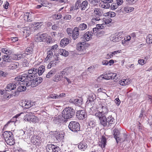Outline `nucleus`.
<instances>
[{
    "instance_id": "nucleus-1",
    "label": "nucleus",
    "mask_w": 152,
    "mask_h": 152,
    "mask_svg": "<svg viewBox=\"0 0 152 152\" xmlns=\"http://www.w3.org/2000/svg\"><path fill=\"white\" fill-rule=\"evenodd\" d=\"M75 114L74 109L71 107H66L62 112L61 115H58L56 118L60 123H66L68 119L74 117Z\"/></svg>"
},
{
    "instance_id": "nucleus-2",
    "label": "nucleus",
    "mask_w": 152,
    "mask_h": 152,
    "mask_svg": "<svg viewBox=\"0 0 152 152\" xmlns=\"http://www.w3.org/2000/svg\"><path fill=\"white\" fill-rule=\"evenodd\" d=\"M34 70L33 68L28 70V74H23L22 75H19L15 77L14 80L16 81L21 82L25 80L31 81L37 76L36 71H34Z\"/></svg>"
},
{
    "instance_id": "nucleus-3",
    "label": "nucleus",
    "mask_w": 152,
    "mask_h": 152,
    "mask_svg": "<svg viewBox=\"0 0 152 152\" xmlns=\"http://www.w3.org/2000/svg\"><path fill=\"white\" fill-rule=\"evenodd\" d=\"M95 115L98 118L100 121V124L104 127L109 126L110 124L114 123V119L111 116L106 118L105 115L100 113H96Z\"/></svg>"
},
{
    "instance_id": "nucleus-4",
    "label": "nucleus",
    "mask_w": 152,
    "mask_h": 152,
    "mask_svg": "<svg viewBox=\"0 0 152 152\" xmlns=\"http://www.w3.org/2000/svg\"><path fill=\"white\" fill-rule=\"evenodd\" d=\"M103 12L100 8H97L94 9L93 15L92 20L99 21L100 20V17L102 16Z\"/></svg>"
},
{
    "instance_id": "nucleus-5",
    "label": "nucleus",
    "mask_w": 152,
    "mask_h": 152,
    "mask_svg": "<svg viewBox=\"0 0 152 152\" xmlns=\"http://www.w3.org/2000/svg\"><path fill=\"white\" fill-rule=\"evenodd\" d=\"M68 127L69 129L72 132H75L80 130V125L77 122L72 121L69 124Z\"/></svg>"
},
{
    "instance_id": "nucleus-6",
    "label": "nucleus",
    "mask_w": 152,
    "mask_h": 152,
    "mask_svg": "<svg viewBox=\"0 0 152 152\" xmlns=\"http://www.w3.org/2000/svg\"><path fill=\"white\" fill-rule=\"evenodd\" d=\"M47 34H42L39 32L35 36V39L37 42H45L47 40Z\"/></svg>"
},
{
    "instance_id": "nucleus-7",
    "label": "nucleus",
    "mask_w": 152,
    "mask_h": 152,
    "mask_svg": "<svg viewBox=\"0 0 152 152\" xmlns=\"http://www.w3.org/2000/svg\"><path fill=\"white\" fill-rule=\"evenodd\" d=\"M98 109L99 110V112L97 113H100L104 115L106 114L108 111L107 106L104 104H99Z\"/></svg>"
},
{
    "instance_id": "nucleus-8",
    "label": "nucleus",
    "mask_w": 152,
    "mask_h": 152,
    "mask_svg": "<svg viewBox=\"0 0 152 152\" xmlns=\"http://www.w3.org/2000/svg\"><path fill=\"white\" fill-rule=\"evenodd\" d=\"M14 83H12L7 85V87L5 88V90L7 91H10L12 90L15 89L16 87V84L18 82V84L19 83V81L15 80Z\"/></svg>"
},
{
    "instance_id": "nucleus-9",
    "label": "nucleus",
    "mask_w": 152,
    "mask_h": 152,
    "mask_svg": "<svg viewBox=\"0 0 152 152\" xmlns=\"http://www.w3.org/2000/svg\"><path fill=\"white\" fill-rule=\"evenodd\" d=\"M86 115V113L84 110H79L76 112V116L79 119H83L85 118Z\"/></svg>"
},
{
    "instance_id": "nucleus-10",
    "label": "nucleus",
    "mask_w": 152,
    "mask_h": 152,
    "mask_svg": "<svg viewBox=\"0 0 152 152\" xmlns=\"http://www.w3.org/2000/svg\"><path fill=\"white\" fill-rule=\"evenodd\" d=\"M93 33L87 31L84 35L83 37L81 38V41L83 39L85 42L88 41L91 38H92Z\"/></svg>"
},
{
    "instance_id": "nucleus-11",
    "label": "nucleus",
    "mask_w": 152,
    "mask_h": 152,
    "mask_svg": "<svg viewBox=\"0 0 152 152\" xmlns=\"http://www.w3.org/2000/svg\"><path fill=\"white\" fill-rule=\"evenodd\" d=\"M103 3L101 5L102 8L108 9L110 7V3L113 2V0H102Z\"/></svg>"
},
{
    "instance_id": "nucleus-12",
    "label": "nucleus",
    "mask_w": 152,
    "mask_h": 152,
    "mask_svg": "<svg viewBox=\"0 0 152 152\" xmlns=\"http://www.w3.org/2000/svg\"><path fill=\"white\" fill-rule=\"evenodd\" d=\"M37 118L35 115L29 114L25 115L24 118L25 121L32 122L35 121V119Z\"/></svg>"
},
{
    "instance_id": "nucleus-13",
    "label": "nucleus",
    "mask_w": 152,
    "mask_h": 152,
    "mask_svg": "<svg viewBox=\"0 0 152 152\" xmlns=\"http://www.w3.org/2000/svg\"><path fill=\"white\" fill-rule=\"evenodd\" d=\"M41 138L37 135H33L31 138V141L34 145H38Z\"/></svg>"
},
{
    "instance_id": "nucleus-14",
    "label": "nucleus",
    "mask_w": 152,
    "mask_h": 152,
    "mask_svg": "<svg viewBox=\"0 0 152 152\" xmlns=\"http://www.w3.org/2000/svg\"><path fill=\"white\" fill-rule=\"evenodd\" d=\"M86 43L81 42L77 45V50L79 51H84L85 50Z\"/></svg>"
},
{
    "instance_id": "nucleus-15",
    "label": "nucleus",
    "mask_w": 152,
    "mask_h": 152,
    "mask_svg": "<svg viewBox=\"0 0 152 152\" xmlns=\"http://www.w3.org/2000/svg\"><path fill=\"white\" fill-rule=\"evenodd\" d=\"M79 31L78 28L76 27L73 29V34L71 36L74 40H75L78 37L79 35Z\"/></svg>"
},
{
    "instance_id": "nucleus-16",
    "label": "nucleus",
    "mask_w": 152,
    "mask_h": 152,
    "mask_svg": "<svg viewBox=\"0 0 152 152\" xmlns=\"http://www.w3.org/2000/svg\"><path fill=\"white\" fill-rule=\"evenodd\" d=\"M34 69V71H37V73L39 75H40L42 74L43 72H44L45 70V67L44 66L42 65L38 69L33 68Z\"/></svg>"
},
{
    "instance_id": "nucleus-17",
    "label": "nucleus",
    "mask_w": 152,
    "mask_h": 152,
    "mask_svg": "<svg viewBox=\"0 0 152 152\" xmlns=\"http://www.w3.org/2000/svg\"><path fill=\"white\" fill-rule=\"evenodd\" d=\"M54 136L56 139L58 141L63 139L64 137L62 133L57 131L55 132Z\"/></svg>"
},
{
    "instance_id": "nucleus-18",
    "label": "nucleus",
    "mask_w": 152,
    "mask_h": 152,
    "mask_svg": "<svg viewBox=\"0 0 152 152\" xmlns=\"http://www.w3.org/2000/svg\"><path fill=\"white\" fill-rule=\"evenodd\" d=\"M3 135L5 140L8 139L12 138V137L13 136L12 132L8 131L4 132L3 134Z\"/></svg>"
},
{
    "instance_id": "nucleus-19",
    "label": "nucleus",
    "mask_w": 152,
    "mask_h": 152,
    "mask_svg": "<svg viewBox=\"0 0 152 152\" xmlns=\"http://www.w3.org/2000/svg\"><path fill=\"white\" fill-rule=\"evenodd\" d=\"M87 144L84 141H82L80 142L78 145V147L79 149L82 150L84 151L87 148Z\"/></svg>"
},
{
    "instance_id": "nucleus-20",
    "label": "nucleus",
    "mask_w": 152,
    "mask_h": 152,
    "mask_svg": "<svg viewBox=\"0 0 152 152\" xmlns=\"http://www.w3.org/2000/svg\"><path fill=\"white\" fill-rule=\"evenodd\" d=\"M69 39L67 38H64L60 41V44L61 46L64 47L69 42Z\"/></svg>"
},
{
    "instance_id": "nucleus-21",
    "label": "nucleus",
    "mask_w": 152,
    "mask_h": 152,
    "mask_svg": "<svg viewBox=\"0 0 152 152\" xmlns=\"http://www.w3.org/2000/svg\"><path fill=\"white\" fill-rule=\"evenodd\" d=\"M88 3L87 1H84L81 3L80 8L82 10H86L88 6Z\"/></svg>"
},
{
    "instance_id": "nucleus-22",
    "label": "nucleus",
    "mask_w": 152,
    "mask_h": 152,
    "mask_svg": "<svg viewBox=\"0 0 152 152\" xmlns=\"http://www.w3.org/2000/svg\"><path fill=\"white\" fill-rule=\"evenodd\" d=\"M2 58L4 61L9 62L12 61L11 56L10 54H5L3 56Z\"/></svg>"
},
{
    "instance_id": "nucleus-23",
    "label": "nucleus",
    "mask_w": 152,
    "mask_h": 152,
    "mask_svg": "<svg viewBox=\"0 0 152 152\" xmlns=\"http://www.w3.org/2000/svg\"><path fill=\"white\" fill-rule=\"evenodd\" d=\"M122 39V37L118 36V35L112 36L110 37V40L113 42H118L121 40Z\"/></svg>"
},
{
    "instance_id": "nucleus-24",
    "label": "nucleus",
    "mask_w": 152,
    "mask_h": 152,
    "mask_svg": "<svg viewBox=\"0 0 152 152\" xmlns=\"http://www.w3.org/2000/svg\"><path fill=\"white\" fill-rule=\"evenodd\" d=\"M33 48L31 47H28L25 50V53L23 54H25V56L26 55H30L33 53Z\"/></svg>"
},
{
    "instance_id": "nucleus-25",
    "label": "nucleus",
    "mask_w": 152,
    "mask_h": 152,
    "mask_svg": "<svg viewBox=\"0 0 152 152\" xmlns=\"http://www.w3.org/2000/svg\"><path fill=\"white\" fill-rule=\"evenodd\" d=\"M42 23H39V22H34V24L32 25H31V27H29V29H31L32 30V28H34V30H36L40 27L41 25L40 24H42Z\"/></svg>"
},
{
    "instance_id": "nucleus-26",
    "label": "nucleus",
    "mask_w": 152,
    "mask_h": 152,
    "mask_svg": "<svg viewBox=\"0 0 152 152\" xmlns=\"http://www.w3.org/2000/svg\"><path fill=\"white\" fill-rule=\"evenodd\" d=\"M106 139L105 137L102 136V140L99 144V145L102 148H104L106 145Z\"/></svg>"
},
{
    "instance_id": "nucleus-27",
    "label": "nucleus",
    "mask_w": 152,
    "mask_h": 152,
    "mask_svg": "<svg viewBox=\"0 0 152 152\" xmlns=\"http://www.w3.org/2000/svg\"><path fill=\"white\" fill-rule=\"evenodd\" d=\"M24 19L27 21H31V14L29 12H27L24 14Z\"/></svg>"
},
{
    "instance_id": "nucleus-28",
    "label": "nucleus",
    "mask_w": 152,
    "mask_h": 152,
    "mask_svg": "<svg viewBox=\"0 0 152 152\" xmlns=\"http://www.w3.org/2000/svg\"><path fill=\"white\" fill-rule=\"evenodd\" d=\"M56 148L55 145L53 144H48L47 145L46 149L47 151L48 152H53V148Z\"/></svg>"
},
{
    "instance_id": "nucleus-29",
    "label": "nucleus",
    "mask_w": 152,
    "mask_h": 152,
    "mask_svg": "<svg viewBox=\"0 0 152 152\" xmlns=\"http://www.w3.org/2000/svg\"><path fill=\"white\" fill-rule=\"evenodd\" d=\"M58 53L60 55L65 57L67 56L69 54V53L68 51L62 49L60 50Z\"/></svg>"
},
{
    "instance_id": "nucleus-30",
    "label": "nucleus",
    "mask_w": 152,
    "mask_h": 152,
    "mask_svg": "<svg viewBox=\"0 0 152 152\" xmlns=\"http://www.w3.org/2000/svg\"><path fill=\"white\" fill-rule=\"evenodd\" d=\"M56 72V71L55 69H52L46 75V77L47 78H49L52 77L55 74Z\"/></svg>"
},
{
    "instance_id": "nucleus-31",
    "label": "nucleus",
    "mask_w": 152,
    "mask_h": 152,
    "mask_svg": "<svg viewBox=\"0 0 152 152\" xmlns=\"http://www.w3.org/2000/svg\"><path fill=\"white\" fill-rule=\"evenodd\" d=\"M130 82L128 79H123L119 82L121 86H125L129 83Z\"/></svg>"
},
{
    "instance_id": "nucleus-32",
    "label": "nucleus",
    "mask_w": 152,
    "mask_h": 152,
    "mask_svg": "<svg viewBox=\"0 0 152 152\" xmlns=\"http://www.w3.org/2000/svg\"><path fill=\"white\" fill-rule=\"evenodd\" d=\"M19 63L16 62H12L10 65V66L11 69H15L17 68L19 66Z\"/></svg>"
},
{
    "instance_id": "nucleus-33",
    "label": "nucleus",
    "mask_w": 152,
    "mask_h": 152,
    "mask_svg": "<svg viewBox=\"0 0 152 152\" xmlns=\"http://www.w3.org/2000/svg\"><path fill=\"white\" fill-rule=\"evenodd\" d=\"M81 0H77L76 1L74 6V10H77L80 8Z\"/></svg>"
},
{
    "instance_id": "nucleus-34",
    "label": "nucleus",
    "mask_w": 152,
    "mask_h": 152,
    "mask_svg": "<svg viewBox=\"0 0 152 152\" xmlns=\"http://www.w3.org/2000/svg\"><path fill=\"white\" fill-rule=\"evenodd\" d=\"M87 28V25L84 23H82L80 24L78 28V30H84L86 29Z\"/></svg>"
},
{
    "instance_id": "nucleus-35",
    "label": "nucleus",
    "mask_w": 152,
    "mask_h": 152,
    "mask_svg": "<svg viewBox=\"0 0 152 152\" xmlns=\"http://www.w3.org/2000/svg\"><path fill=\"white\" fill-rule=\"evenodd\" d=\"M96 99L95 95L94 94H90L88 96V101L90 102H94V100Z\"/></svg>"
},
{
    "instance_id": "nucleus-36",
    "label": "nucleus",
    "mask_w": 152,
    "mask_h": 152,
    "mask_svg": "<svg viewBox=\"0 0 152 152\" xmlns=\"http://www.w3.org/2000/svg\"><path fill=\"white\" fill-rule=\"evenodd\" d=\"M86 105L87 107L90 108L91 110H92L94 105V102H89L88 100L86 102Z\"/></svg>"
},
{
    "instance_id": "nucleus-37",
    "label": "nucleus",
    "mask_w": 152,
    "mask_h": 152,
    "mask_svg": "<svg viewBox=\"0 0 152 152\" xmlns=\"http://www.w3.org/2000/svg\"><path fill=\"white\" fill-rule=\"evenodd\" d=\"M112 73H106L104 75V77H102L105 79L106 80H110L111 78V75ZM102 77V76H100L99 78Z\"/></svg>"
},
{
    "instance_id": "nucleus-38",
    "label": "nucleus",
    "mask_w": 152,
    "mask_h": 152,
    "mask_svg": "<svg viewBox=\"0 0 152 152\" xmlns=\"http://www.w3.org/2000/svg\"><path fill=\"white\" fill-rule=\"evenodd\" d=\"M124 11L127 13H129L133 11L134 10V8L133 7H126L124 8Z\"/></svg>"
},
{
    "instance_id": "nucleus-39",
    "label": "nucleus",
    "mask_w": 152,
    "mask_h": 152,
    "mask_svg": "<svg viewBox=\"0 0 152 152\" xmlns=\"http://www.w3.org/2000/svg\"><path fill=\"white\" fill-rule=\"evenodd\" d=\"M2 52L5 53L6 54H11L12 51L6 48H3L1 49Z\"/></svg>"
},
{
    "instance_id": "nucleus-40",
    "label": "nucleus",
    "mask_w": 152,
    "mask_h": 152,
    "mask_svg": "<svg viewBox=\"0 0 152 152\" xmlns=\"http://www.w3.org/2000/svg\"><path fill=\"white\" fill-rule=\"evenodd\" d=\"M146 41L147 43L151 44L152 43V35L151 34H149L147 37Z\"/></svg>"
},
{
    "instance_id": "nucleus-41",
    "label": "nucleus",
    "mask_w": 152,
    "mask_h": 152,
    "mask_svg": "<svg viewBox=\"0 0 152 152\" xmlns=\"http://www.w3.org/2000/svg\"><path fill=\"white\" fill-rule=\"evenodd\" d=\"M53 38L52 37L50 36H47V43L48 44H52V43L53 42V40H52Z\"/></svg>"
},
{
    "instance_id": "nucleus-42",
    "label": "nucleus",
    "mask_w": 152,
    "mask_h": 152,
    "mask_svg": "<svg viewBox=\"0 0 152 152\" xmlns=\"http://www.w3.org/2000/svg\"><path fill=\"white\" fill-rule=\"evenodd\" d=\"M25 105L24 107L25 108H28L30 107L32 105V104H31L30 101H25L24 102Z\"/></svg>"
},
{
    "instance_id": "nucleus-43",
    "label": "nucleus",
    "mask_w": 152,
    "mask_h": 152,
    "mask_svg": "<svg viewBox=\"0 0 152 152\" xmlns=\"http://www.w3.org/2000/svg\"><path fill=\"white\" fill-rule=\"evenodd\" d=\"M13 136L12 137V138H10L8 139L7 140H6V141L7 144H9L10 145H13L14 143L13 139Z\"/></svg>"
},
{
    "instance_id": "nucleus-44",
    "label": "nucleus",
    "mask_w": 152,
    "mask_h": 152,
    "mask_svg": "<svg viewBox=\"0 0 152 152\" xmlns=\"http://www.w3.org/2000/svg\"><path fill=\"white\" fill-rule=\"evenodd\" d=\"M61 77L62 76L59 75H55L53 79V80L55 82H58L61 80Z\"/></svg>"
},
{
    "instance_id": "nucleus-45",
    "label": "nucleus",
    "mask_w": 152,
    "mask_h": 152,
    "mask_svg": "<svg viewBox=\"0 0 152 152\" xmlns=\"http://www.w3.org/2000/svg\"><path fill=\"white\" fill-rule=\"evenodd\" d=\"M120 132L118 129H115L113 130V135L114 136V138H117L119 136Z\"/></svg>"
},
{
    "instance_id": "nucleus-46",
    "label": "nucleus",
    "mask_w": 152,
    "mask_h": 152,
    "mask_svg": "<svg viewBox=\"0 0 152 152\" xmlns=\"http://www.w3.org/2000/svg\"><path fill=\"white\" fill-rule=\"evenodd\" d=\"M34 80H35V82L37 83V86L39 85L42 81V78L41 77H39L36 79V77L34 78Z\"/></svg>"
},
{
    "instance_id": "nucleus-47",
    "label": "nucleus",
    "mask_w": 152,
    "mask_h": 152,
    "mask_svg": "<svg viewBox=\"0 0 152 152\" xmlns=\"http://www.w3.org/2000/svg\"><path fill=\"white\" fill-rule=\"evenodd\" d=\"M88 126L91 127L93 128L95 126L96 123L95 121H90L88 122Z\"/></svg>"
},
{
    "instance_id": "nucleus-48",
    "label": "nucleus",
    "mask_w": 152,
    "mask_h": 152,
    "mask_svg": "<svg viewBox=\"0 0 152 152\" xmlns=\"http://www.w3.org/2000/svg\"><path fill=\"white\" fill-rule=\"evenodd\" d=\"M26 89V87L23 86H20L17 89L18 91L19 92H21L24 91Z\"/></svg>"
},
{
    "instance_id": "nucleus-49",
    "label": "nucleus",
    "mask_w": 152,
    "mask_h": 152,
    "mask_svg": "<svg viewBox=\"0 0 152 152\" xmlns=\"http://www.w3.org/2000/svg\"><path fill=\"white\" fill-rule=\"evenodd\" d=\"M76 101V105L80 106L82 104V98L81 97H80L79 99H77Z\"/></svg>"
},
{
    "instance_id": "nucleus-50",
    "label": "nucleus",
    "mask_w": 152,
    "mask_h": 152,
    "mask_svg": "<svg viewBox=\"0 0 152 152\" xmlns=\"http://www.w3.org/2000/svg\"><path fill=\"white\" fill-rule=\"evenodd\" d=\"M16 56L17 60H19L25 57V54L23 53L22 54H16Z\"/></svg>"
},
{
    "instance_id": "nucleus-51",
    "label": "nucleus",
    "mask_w": 152,
    "mask_h": 152,
    "mask_svg": "<svg viewBox=\"0 0 152 152\" xmlns=\"http://www.w3.org/2000/svg\"><path fill=\"white\" fill-rule=\"evenodd\" d=\"M118 5L115 3H113L110 5L111 9L112 10H114L117 9L118 7Z\"/></svg>"
},
{
    "instance_id": "nucleus-52",
    "label": "nucleus",
    "mask_w": 152,
    "mask_h": 152,
    "mask_svg": "<svg viewBox=\"0 0 152 152\" xmlns=\"http://www.w3.org/2000/svg\"><path fill=\"white\" fill-rule=\"evenodd\" d=\"M107 14V16L111 18L114 17L116 15V13L114 12H109Z\"/></svg>"
},
{
    "instance_id": "nucleus-53",
    "label": "nucleus",
    "mask_w": 152,
    "mask_h": 152,
    "mask_svg": "<svg viewBox=\"0 0 152 152\" xmlns=\"http://www.w3.org/2000/svg\"><path fill=\"white\" fill-rule=\"evenodd\" d=\"M67 33L70 36H71L73 34V30L70 28H68L66 29Z\"/></svg>"
},
{
    "instance_id": "nucleus-54",
    "label": "nucleus",
    "mask_w": 152,
    "mask_h": 152,
    "mask_svg": "<svg viewBox=\"0 0 152 152\" xmlns=\"http://www.w3.org/2000/svg\"><path fill=\"white\" fill-rule=\"evenodd\" d=\"M89 1L91 4L96 5L99 1V0H89Z\"/></svg>"
},
{
    "instance_id": "nucleus-55",
    "label": "nucleus",
    "mask_w": 152,
    "mask_h": 152,
    "mask_svg": "<svg viewBox=\"0 0 152 152\" xmlns=\"http://www.w3.org/2000/svg\"><path fill=\"white\" fill-rule=\"evenodd\" d=\"M58 95L55 94H53L50 95L49 96V98H51L55 99H58Z\"/></svg>"
},
{
    "instance_id": "nucleus-56",
    "label": "nucleus",
    "mask_w": 152,
    "mask_h": 152,
    "mask_svg": "<svg viewBox=\"0 0 152 152\" xmlns=\"http://www.w3.org/2000/svg\"><path fill=\"white\" fill-rule=\"evenodd\" d=\"M32 81V82L30 83V86L31 87H34L37 86V83H36L35 82V80H34V79Z\"/></svg>"
},
{
    "instance_id": "nucleus-57",
    "label": "nucleus",
    "mask_w": 152,
    "mask_h": 152,
    "mask_svg": "<svg viewBox=\"0 0 152 152\" xmlns=\"http://www.w3.org/2000/svg\"><path fill=\"white\" fill-rule=\"evenodd\" d=\"M94 68L95 67L94 66H91L88 68L87 71L90 73L92 72H93Z\"/></svg>"
},
{
    "instance_id": "nucleus-58",
    "label": "nucleus",
    "mask_w": 152,
    "mask_h": 152,
    "mask_svg": "<svg viewBox=\"0 0 152 152\" xmlns=\"http://www.w3.org/2000/svg\"><path fill=\"white\" fill-rule=\"evenodd\" d=\"M104 34L105 31H104L102 29L100 30V31H99L97 35V36L100 37L102 36V35Z\"/></svg>"
},
{
    "instance_id": "nucleus-59",
    "label": "nucleus",
    "mask_w": 152,
    "mask_h": 152,
    "mask_svg": "<svg viewBox=\"0 0 152 152\" xmlns=\"http://www.w3.org/2000/svg\"><path fill=\"white\" fill-rule=\"evenodd\" d=\"M22 64L23 66L24 67H27L29 66V63L27 61L26 59L24 60Z\"/></svg>"
},
{
    "instance_id": "nucleus-60",
    "label": "nucleus",
    "mask_w": 152,
    "mask_h": 152,
    "mask_svg": "<svg viewBox=\"0 0 152 152\" xmlns=\"http://www.w3.org/2000/svg\"><path fill=\"white\" fill-rule=\"evenodd\" d=\"M55 18L56 19L58 20L61 19L62 17V15L60 14H55Z\"/></svg>"
},
{
    "instance_id": "nucleus-61",
    "label": "nucleus",
    "mask_w": 152,
    "mask_h": 152,
    "mask_svg": "<svg viewBox=\"0 0 152 152\" xmlns=\"http://www.w3.org/2000/svg\"><path fill=\"white\" fill-rule=\"evenodd\" d=\"M10 40L12 42H15L18 40V38L17 37H12L10 38Z\"/></svg>"
},
{
    "instance_id": "nucleus-62",
    "label": "nucleus",
    "mask_w": 152,
    "mask_h": 152,
    "mask_svg": "<svg viewBox=\"0 0 152 152\" xmlns=\"http://www.w3.org/2000/svg\"><path fill=\"white\" fill-rule=\"evenodd\" d=\"M104 20L105 21L106 23L108 24L111 22L112 20V19L110 18H108L107 19V18H106L104 19Z\"/></svg>"
},
{
    "instance_id": "nucleus-63",
    "label": "nucleus",
    "mask_w": 152,
    "mask_h": 152,
    "mask_svg": "<svg viewBox=\"0 0 152 152\" xmlns=\"http://www.w3.org/2000/svg\"><path fill=\"white\" fill-rule=\"evenodd\" d=\"M71 16L70 15H66L64 17V19L66 20H70L71 18Z\"/></svg>"
},
{
    "instance_id": "nucleus-64",
    "label": "nucleus",
    "mask_w": 152,
    "mask_h": 152,
    "mask_svg": "<svg viewBox=\"0 0 152 152\" xmlns=\"http://www.w3.org/2000/svg\"><path fill=\"white\" fill-rule=\"evenodd\" d=\"M58 47V45H55L52 46L50 49L51 50H55L57 49Z\"/></svg>"
}]
</instances>
